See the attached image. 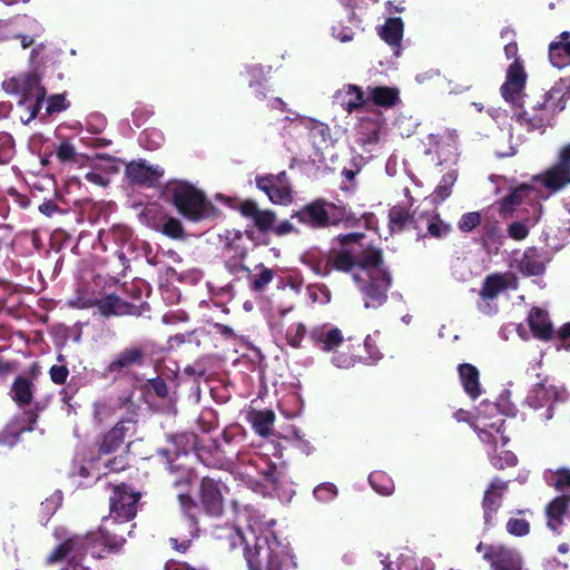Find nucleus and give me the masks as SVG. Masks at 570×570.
<instances>
[{
    "instance_id": "1",
    "label": "nucleus",
    "mask_w": 570,
    "mask_h": 570,
    "mask_svg": "<svg viewBox=\"0 0 570 570\" xmlns=\"http://www.w3.org/2000/svg\"><path fill=\"white\" fill-rule=\"evenodd\" d=\"M138 493L128 491L124 485L114 488V494L110 497V517L124 524L119 530L106 524L100 531V541L110 550H118L126 541V535L130 533L131 525L127 523L132 520L137 512Z\"/></svg>"
},
{
    "instance_id": "2",
    "label": "nucleus",
    "mask_w": 570,
    "mask_h": 570,
    "mask_svg": "<svg viewBox=\"0 0 570 570\" xmlns=\"http://www.w3.org/2000/svg\"><path fill=\"white\" fill-rule=\"evenodd\" d=\"M528 107L515 114V121L528 131L544 132L556 114L566 108L564 92L561 87L553 86L540 96V99L527 102Z\"/></svg>"
},
{
    "instance_id": "3",
    "label": "nucleus",
    "mask_w": 570,
    "mask_h": 570,
    "mask_svg": "<svg viewBox=\"0 0 570 570\" xmlns=\"http://www.w3.org/2000/svg\"><path fill=\"white\" fill-rule=\"evenodd\" d=\"M2 88L8 95L16 96L18 106L28 111L26 124L39 115L47 90L38 72L30 71L8 78L2 82Z\"/></svg>"
},
{
    "instance_id": "4",
    "label": "nucleus",
    "mask_w": 570,
    "mask_h": 570,
    "mask_svg": "<svg viewBox=\"0 0 570 570\" xmlns=\"http://www.w3.org/2000/svg\"><path fill=\"white\" fill-rule=\"evenodd\" d=\"M173 204L178 213L191 222L214 216L215 207L203 191L189 184H181L173 190Z\"/></svg>"
},
{
    "instance_id": "5",
    "label": "nucleus",
    "mask_w": 570,
    "mask_h": 570,
    "mask_svg": "<svg viewBox=\"0 0 570 570\" xmlns=\"http://www.w3.org/2000/svg\"><path fill=\"white\" fill-rule=\"evenodd\" d=\"M65 52L57 48H48L43 43L37 45L30 52V66L33 72L40 77L63 79V72L67 69Z\"/></svg>"
},
{
    "instance_id": "6",
    "label": "nucleus",
    "mask_w": 570,
    "mask_h": 570,
    "mask_svg": "<svg viewBox=\"0 0 570 570\" xmlns=\"http://www.w3.org/2000/svg\"><path fill=\"white\" fill-rule=\"evenodd\" d=\"M532 181L544 187L551 194L570 185V144L560 150L557 161L543 173L533 176Z\"/></svg>"
},
{
    "instance_id": "7",
    "label": "nucleus",
    "mask_w": 570,
    "mask_h": 570,
    "mask_svg": "<svg viewBox=\"0 0 570 570\" xmlns=\"http://www.w3.org/2000/svg\"><path fill=\"white\" fill-rule=\"evenodd\" d=\"M527 82V73L521 60L513 61L507 70L505 81L500 88L501 95L505 101L514 105L521 110L524 109L528 95H523Z\"/></svg>"
},
{
    "instance_id": "8",
    "label": "nucleus",
    "mask_w": 570,
    "mask_h": 570,
    "mask_svg": "<svg viewBox=\"0 0 570 570\" xmlns=\"http://www.w3.org/2000/svg\"><path fill=\"white\" fill-rule=\"evenodd\" d=\"M541 197V190L535 185L521 184L502 198L500 203L501 210L513 212L520 205H530L533 210V222H535L541 213V205L539 203Z\"/></svg>"
},
{
    "instance_id": "9",
    "label": "nucleus",
    "mask_w": 570,
    "mask_h": 570,
    "mask_svg": "<svg viewBox=\"0 0 570 570\" xmlns=\"http://www.w3.org/2000/svg\"><path fill=\"white\" fill-rule=\"evenodd\" d=\"M458 138L459 135L454 129H443L435 134H430L426 139V154H435L440 164L450 161L458 156Z\"/></svg>"
},
{
    "instance_id": "10",
    "label": "nucleus",
    "mask_w": 570,
    "mask_h": 570,
    "mask_svg": "<svg viewBox=\"0 0 570 570\" xmlns=\"http://www.w3.org/2000/svg\"><path fill=\"white\" fill-rule=\"evenodd\" d=\"M331 209H336V206L318 198L295 212L292 217L312 228H324L331 223Z\"/></svg>"
},
{
    "instance_id": "11",
    "label": "nucleus",
    "mask_w": 570,
    "mask_h": 570,
    "mask_svg": "<svg viewBox=\"0 0 570 570\" xmlns=\"http://www.w3.org/2000/svg\"><path fill=\"white\" fill-rule=\"evenodd\" d=\"M364 256H353L351 252H337L334 257L331 258L334 266L340 271H350L354 266L362 268L375 267L381 263L380 252H362Z\"/></svg>"
},
{
    "instance_id": "12",
    "label": "nucleus",
    "mask_w": 570,
    "mask_h": 570,
    "mask_svg": "<svg viewBox=\"0 0 570 570\" xmlns=\"http://www.w3.org/2000/svg\"><path fill=\"white\" fill-rule=\"evenodd\" d=\"M200 501L208 513L214 515H220L223 513L224 497L218 482L210 478H204L202 480Z\"/></svg>"
},
{
    "instance_id": "13",
    "label": "nucleus",
    "mask_w": 570,
    "mask_h": 570,
    "mask_svg": "<svg viewBox=\"0 0 570 570\" xmlns=\"http://www.w3.org/2000/svg\"><path fill=\"white\" fill-rule=\"evenodd\" d=\"M126 176L136 185L154 186L158 183L164 171L158 167L148 166L145 161H130L126 166Z\"/></svg>"
},
{
    "instance_id": "14",
    "label": "nucleus",
    "mask_w": 570,
    "mask_h": 570,
    "mask_svg": "<svg viewBox=\"0 0 570 570\" xmlns=\"http://www.w3.org/2000/svg\"><path fill=\"white\" fill-rule=\"evenodd\" d=\"M400 105L399 90L394 87V129L402 138L410 137L417 127V119Z\"/></svg>"
},
{
    "instance_id": "15",
    "label": "nucleus",
    "mask_w": 570,
    "mask_h": 570,
    "mask_svg": "<svg viewBox=\"0 0 570 570\" xmlns=\"http://www.w3.org/2000/svg\"><path fill=\"white\" fill-rule=\"evenodd\" d=\"M343 91L345 92V97L341 105L345 111L348 114L360 110L368 111L367 95L362 87L348 83L344 86Z\"/></svg>"
},
{
    "instance_id": "16",
    "label": "nucleus",
    "mask_w": 570,
    "mask_h": 570,
    "mask_svg": "<svg viewBox=\"0 0 570 570\" xmlns=\"http://www.w3.org/2000/svg\"><path fill=\"white\" fill-rule=\"evenodd\" d=\"M549 59L552 66L561 69L570 65V32L563 31L559 41L549 46Z\"/></svg>"
},
{
    "instance_id": "17",
    "label": "nucleus",
    "mask_w": 570,
    "mask_h": 570,
    "mask_svg": "<svg viewBox=\"0 0 570 570\" xmlns=\"http://www.w3.org/2000/svg\"><path fill=\"white\" fill-rule=\"evenodd\" d=\"M256 186L258 189L264 191L268 199L278 205H287L293 200L291 186L287 185H277L271 183L268 179H255Z\"/></svg>"
},
{
    "instance_id": "18",
    "label": "nucleus",
    "mask_w": 570,
    "mask_h": 570,
    "mask_svg": "<svg viewBox=\"0 0 570 570\" xmlns=\"http://www.w3.org/2000/svg\"><path fill=\"white\" fill-rule=\"evenodd\" d=\"M529 325L533 334L540 338L548 340L552 334V325L548 320V314L540 309L533 308L529 315Z\"/></svg>"
},
{
    "instance_id": "19",
    "label": "nucleus",
    "mask_w": 570,
    "mask_h": 570,
    "mask_svg": "<svg viewBox=\"0 0 570 570\" xmlns=\"http://www.w3.org/2000/svg\"><path fill=\"white\" fill-rule=\"evenodd\" d=\"M492 561V564L498 570L514 569L520 567L519 559L514 553L505 548L493 549L490 553L485 554Z\"/></svg>"
},
{
    "instance_id": "20",
    "label": "nucleus",
    "mask_w": 570,
    "mask_h": 570,
    "mask_svg": "<svg viewBox=\"0 0 570 570\" xmlns=\"http://www.w3.org/2000/svg\"><path fill=\"white\" fill-rule=\"evenodd\" d=\"M459 373L465 392L476 399L481 393L478 370L471 364H462L459 367Z\"/></svg>"
},
{
    "instance_id": "21",
    "label": "nucleus",
    "mask_w": 570,
    "mask_h": 570,
    "mask_svg": "<svg viewBox=\"0 0 570 570\" xmlns=\"http://www.w3.org/2000/svg\"><path fill=\"white\" fill-rule=\"evenodd\" d=\"M49 156H55L57 161L62 166H70L79 161L80 155L76 146L69 139H63L55 147V150Z\"/></svg>"
},
{
    "instance_id": "22",
    "label": "nucleus",
    "mask_w": 570,
    "mask_h": 570,
    "mask_svg": "<svg viewBox=\"0 0 570 570\" xmlns=\"http://www.w3.org/2000/svg\"><path fill=\"white\" fill-rule=\"evenodd\" d=\"M126 430L127 428L122 423L117 424L115 428H112L105 435L100 444L99 452L101 454H109L114 452L124 442Z\"/></svg>"
},
{
    "instance_id": "23",
    "label": "nucleus",
    "mask_w": 570,
    "mask_h": 570,
    "mask_svg": "<svg viewBox=\"0 0 570 570\" xmlns=\"http://www.w3.org/2000/svg\"><path fill=\"white\" fill-rule=\"evenodd\" d=\"M368 110L372 106L392 107V88L390 87H367Z\"/></svg>"
},
{
    "instance_id": "24",
    "label": "nucleus",
    "mask_w": 570,
    "mask_h": 570,
    "mask_svg": "<svg viewBox=\"0 0 570 570\" xmlns=\"http://www.w3.org/2000/svg\"><path fill=\"white\" fill-rule=\"evenodd\" d=\"M275 415L273 411H256L252 414L253 425L256 432L262 436L271 434V426L273 425Z\"/></svg>"
},
{
    "instance_id": "25",
    "label": "nucleus",
    "mask_w": 570,
    "mask_h": 570,
    "mask_svg": "<svg viewBox=\"0 0 570 570\" xmlns=\"http://www.w3.org/2000/svg\"><path fill=\"white\" fill-rule=\"evenodd\" d=\"M569 499L566 497H559L554 499L547 508V514L549 517V527L556 530L561 523L560 518L567 510V503Z\"/></svg>"
},
{
    "instance_id": "26",
    "label": "nucleus",
    "mask_w": 570,
    "mask_h": 570,
    "mask_svg": "<svg viewBox=\"0 0 570 570\" xmlns=\"http://www.w3.org/2000/svg\"><path fill=\"white\" fill-rule=\"evenodd\" d=\"M141 351L138 348H131L122 352L114 362L110 363V371H119L122 367L130 366L131 364L139 362L141 358Z\"/></svg>"
},
{
    "instance_id": "27",
    "label": "nucleus",
    "mask_w": 570,
    "mask_h": 570,
    "mask_svg": "<svg viewBox=\"0 0 570 570\" xmlns=\"http://www.w3.org/2000/svg\"><path fill=\"white\" fill-rule=\"evenodd\" d=\"M456 177H458V175H456L455 170H450L442 176L441 181L439 183V185L436 186V188L434 190L435 197L440 202L445 200L451 195L452 187H453L454 183L456 181Z\"/></svg>"
},
{
    "instance_id": "28",
    "label": "nucleus",
    "mask_w": 570,
    "mask_h": 570,
    "mask_svg": "<svg viewBox=\"0 0 570 570\" xmlns=\"http://www.w3.org/2000/svg\"><path fill=\"white\" fill-rule=\"evenodd\" d=\"M507 287L505 281L498 275L489 276L480 293L483 298H493L498 293Z\"/></svg>"
},
{
    "instance_id": "29",
    "label": "nucleus",
    "mask_w": 570,
    "mask_h": 570,
    "mask_svg": "<svg viewBox=\"0 0 570 570\" xmlns=\"http://www.w3.org/2000/svg\"><path fill=\"white\" fill-rule=\"evenodd\" d=\"M12 391L14 400L21 404L30 403L32 399L31 384L28 380L19 377L16 380Z\"/></svg>"
},
{
    "instance_id": "30",
    "label": "nucleus",
    "mask_w": 570,
    "mask_h": 570,
    "mask_svg": "<svg viewBox=\"0 0 570 570\" xmlns=\"http://www.w3.org/2000/svg\"><path fill=\"white\" fill-rule=\"evenodd\" d=\"M126 305L117 296H108L98 302V308L104 316L124 313Z\"/></svg>"
},
{
    "instance_id": "31",
    "label": "nucleus",
    "mask_w": 570,
    "mask_h": 570,
    "mask_svg": "<svg viewBox=\"0 0 570 570\" xmlns=\"http://www.w3.org/2000/svg\"><path fill=\"white\" fill-rule=\"evenodd\" d=\"M70 104L66 99V94H56L47 98L46 115L52 116L65 111L69 108Z\"/></svg>"
},
{
    "instance_id": "32",
    "label": "nucleus",
    "mask_w": 570,
    "mask_h": 570,
    "mask_svg": "<svg viewBox=\"0 0 570 570\" xmlns=\"http://www.w3.org/2000/svg\"><path fill=\"white\" fill-rule=\"evenodd\" d=\"M482 222L480 212H469L461 216L458 222V228L462 233H470L475 229Z\"/></svg>"
},
{
    "instance_id": "33",
    "label": "nucleus",
    "mask_w": 570,
    "mask_h": 570,
    "mask_svg": "<svg viewBox=\"0 0 570 570\" xmlns=\"http://www.w3.org/2000/svg\"><path fill=\"white\" fill-rule=\"evenodd\" d=\"M520 269L528 275H540L544 269V265L533 255L524 254L523 258L520 261Z\"/></svg>"
},
{
    "instance_id": "34",
    "label": "nucleus",
    "mask_w": 570,
    "mask_h": 570,
    "mask_svg": "<svg viewBox=\"0 0 570 570\" xmlns=\"http://www.w3.org/2000/svg\"><path fill=\"white\" fill-rule=\"evenodd\" d=\"M276 216L272 210H261L258 209V214H256L254 218V225L258 228V230L266 233L273 229V224L275 223Z\"/></svg>"
},
{
    "instance_id": "35",
    "label": "nucleus",
    "mask_w": 570,
    "mask_h": 570,
    "mask_svg": "<svg viewBox=\"0 0 570 570\" xmlns=\"http://www.w3.org/2000/svg\"><path fill=\"white\" fill-rule=\"evenodd\" d=\"M226 202L229 204V206H234L233 203H237L238 210L246 218H252L254 220L256 214H258L259 208H258L256 202H254L252 199L237 200V199L226 198Z\"/></svg>"
},
{
    "instance_id": "36",
    "label": "nucleus",
    "mask_w": 570,
    "mask_h": 570,
    "mask_svg": "<svg viewBox=\"0 0 570 570\" xmlns=\"http://www.w3.org/2000/svg\"><path fill=\"white\" fill-rule=\"evenodd\" d=\"M161 232L164 235L174 239H179L184 237V227L179 219L175 217L167 218V220L163 225Z\"/></svg>"
},
{
    "instance_id": "37",
    "label": "nucleus",
    "mask_w": 570,
    "mask_h": 570,
    "mask_svg": "<svg viewBox=\"0 0 570 570\" xmlns=\"http://www.w3.org/2000/svg\"><path fill=\"white\" fill-rule=\"evenodd\" d=\"M363 238H365V235L363 233H348L337 236V240L342 247H347L353 244H360L361 249H377L372 245L364 247V245L361 244V240Z\"/></svg>"
},
{
    "instance_id": "38",
    "label": "nucleus",
    "mask_w": 570,
    "mask_h": 570,
    "mask_svg": "<svg viewBox=\"0 0 570 570\" xmlns=\"http://www.w3.org/2000/svg\"><path fill=\"white\" fill-rule=\"evenodd\" d=\"M72 548H73V544H72L71 540L65 541L59 547H57L52 551V553L48 557V562L49 563H55V562L61 561L62 559H65L70 553Z\"/></svg>"
},
{
    "instance_id": "39",
    "label": "nucleus",
    "mask_w": 570,
    "mask_h": 570,
    "mask_svg": "<svg viewBox=\"0 0 570 570\" xmlns=\"http://www.w3.org/2000/svg\"><path fill=\"white\" fill-rule=\"evenodd\" d=\"M529 234V227L522 222H513L508 227V235L512 239L522 240Z\"/></svg>"
},
{
    "instance_id": "40",
    "label": "nucleus",
    "mask_w": 570,
    "mask_h": 570,
    "mask_svg": "<svg viewBox=\"0 0 570 570\" xmlns=\"http://www.w3.org/2000/svg\"><path fill=\"white\" fill-rule=\"evenodd\" d=\"M342 342H343V336H342L341 331L337 328L331 330L326 334V337L323 341V343H324L323 348L325 351L330 352V351L336 348Z\"/></svg>"
},
{
    "instance_id": "41",
    "label": "nucleus",
    "mask_w": 570,
    "mask_h": 570,
    "mask_svg": "<svg viewBox=\"0 0 570 570\" xmlns=\"http://www.w3.org/2000/svg\"><path fill=\"white\" fill-rule=\"evenodd\" d=\"M404 23L401 18L394 17V56H400L402 48Z\"/></svg>"
},
{
    "instance_id": "42",
    "label": "nucleus",
    "mask_w": 570,
    "mask_h": 570,
    "mask_svg": "<svg viewBox=\"0 0 570 570\" xmlns=\"http://www.w3.org/2000/svg\"><path fill=\"white\" fill-rule=\"evenodd\" d=\"M428 232L431 236L441 238L446 236L451 232V226L443 222H430L428 224Z\"/></svg>"
},
{
    "instance_id": "43",
    "label": "nucleus",
    "mask_w": 570,
    "mask_h": 570,
    "mask_svg": "<svg viewBox=\"0 0 570 570\" xmlns=\"http://www.w3.org/2000/svg\"><path fill=\"white\" fill-rule=\"evenodd\" d=\"M508 530L514 535H523L529 531V523L522 519H512L508 522Z\"/></svg>"
},
{
    "instance_id": "44",
    "label": "nucleus",
    "mask_w": 570,
    "mask_h": 570,
    "mask_svg": "<svg viewBox=\"0 0 570 570\" xmlns=\"http://www.w3.org/2000/svg\"><path fill=\"white\" fill-rule=\"evenodd\" d=\"M387 289H389V281H383L382 284H372L370 287H368V295L372 297V298H375V299H381L383 298L384 301H386L387 298Z\"/></svg>"
},
{
    "instance_id": "45",
    "label": "nucleus",
    "mask_w": 570,
    "mask_h": 570,
    "mask_svg": "<svg viewBox=\"0 0 570 570\" xmlns=\"http://www.w3.org/2000/svg\"><path fill=\"white\" fill-rule=\"evenodd\" d=\"M153 115H154L153 109H150L146 106L136 107L135 110L132 111L134 124L137 127H140Z\"/></svg>"
},
{
    "instance_id": "46",
    "label": "nucleus",
    "mask_w": 570,
    "mask_h": 570,
    "mask_svg": "<svg viewBox=\"0 0 570 570\" xmlns=\"http://www.w3.org/2000/svg\"><path fill=\"white\" fill-rule=\"evenodd\" d=\"M273 276L274 272L272 269L263 268L258 277L253 282L254 289L262 291L273 279Z\"/></svg>"
},
{
    "instance_id": "47",
    "label": "nucleus",
    "mask_w": 570,
    "mask_h": 570,
    "mask_svg": "<svg viewBox=\"0 0 570 570\" xmlns=\"http://www.w3.org/2000/svg\"><path fill=\"white\" fill-rule=\"evenodd\" d=\"M13 246L12 230L0 225V249H10Z\"/></svg>"
},
{
    "instance_id": "48",
    "label": "nucleus",
    "mask_w": 570,
    "mask_h": 570,
    "mask_svg": "<svg viewBox=\"0 0 570 570\" xmlns=\"http://www.w3.org/2000/svg\"><path fill=\"white\" fill-rule=\"evenodd\" d=\"M39 212L43 215H46L47 217H52L55 214H61L63 213L62 209H60L57 205V203L52 199H49V200H46L43 202L40 206H39Z\"/></svg>"
},
{
    "instance_id": "49",
    "label": "nucleus",
    "mask_w": 570,
    "mask_h": 570,
    "mask_svg": "<svg viewBox=\"0 0 570 570\" xmlns=\"http://www.w3.org/2000/svg\"><path fill=\"white\" fill-rule=\"evenodd\" d=\"M50 376L55 383L62 384L68 376V370L63 365H53L50 370Z\"/></svg>"
},
{
    "instance_id": "50",
    "label": "nucleus",
    "mask_w": 570,
    "mask_h": 570,
    "mask_svg": "<svg viewBox=\"0 0 570 570\" xmlns=\"http://www.w3.org/2000/svg\"><path fill=\"white\" fill-rule=\"evenodd\" d=\"M379 35L387 45H392V17L385 19L384 24L380 28Z\"/></svg>"
},
{
    "instance_id": "51",
    "label": "nucleus",
    "mask_w": 570,
    "mask_h": 570,
    "mask_svg": "<svg viewBox=\"0 0 570 570\" xmlns=\"http://www.w3.org/2000/svg\"><path fill=\"white\" fill-rule=\"evenodd\" d=\"M256 178H258V179H268L273 184L289 186V181H288L286 171H281L277 175L268 174V175H265V176H257Z\"/></svg>"
},
{
    "instance_id": "52",
    "label": "nucleus",
    "mask_w": 570,
    "mask_h": 570,
    "mask_svg": "<svg viewBox=\"0 0 570 570\" xmlns=\"http://www.w3.org/2000/svg\"><path fill=\"white\" fill-rule=\"evenodd\" d=\"M178 500L185 513H189V511L196 507L195 500L188 494H179Z\"/></svg>"
},
{
    "instance_id": "53",
    "label": "nucleus",
    "mask_w": 570,
    "mask_h": 570,
    "mask_svg": "<svg viewBox=\"0 0 570 570\" xmlns=\"http://www.w3.org/2000/svg\"><path fill=\"white\" fill-rule=\"evenodd\" d=\"M504 489L503 485L497 487L492 485L490 490L487 491L484 502L485 504H492L495 502V498L501 495V491Z\"/></svg>"
},
{
    "instance_id": "54",
    "label": "nucleus",
    "mask_w": 570,
    "mask_h": 570,
    "mask_svg": "<svg viewBox=\"0 0 570 570\" xmlns=\"http://www.w3.org/2000/svg\"><path fill=\"white\" fill-rule=\"evenodd\" d=\"M554 487L558 490H563L564 488L570 487V472H560L554 481Z\"/></svg>"
},
{
    "instance_id": "55",
    "label": "nucleus",
    "mask_w": 570,
    "mask_h": 570,
    "mask_svg": "<svg viewBox=\"0 0 570 570\" xmlns=\"http://www.w3.org/2000/svg\"><path fill=\"white\" fill-rule=\"evenodd\" d=\"M294 229L295 228H294L293 224H291L288 220H284L281 224H278L277 226L273 227L272 230L277 236H284V235L292 233Z\"/></svg>"
},
{
    "instance_id": "56",
    "label": "nucleus",
    "mask_w": 570,
    "mask_h": 570,
    "mask_svg": "<svg viewBox=\"0 0 570 570\" xmlns=\"http://www.w3.org/2000/svg\"><path fill=\"white\" fill-rule=\"evenodd\" d=\"M410 220V216L404 210H395L394 209V218H393V222H394V227H404L406 225V223Z\"/></svg>"
},
{
    "instance_id": "57",
    "label": "nucleus",
    "mask_w": 570,
    "mask_h": 570,
    "mask_svg": "<svg viewBox=\"0 0 570 570\" xmlns=\"http://www.w3.org/2000/svg\"><path fill=\"white\" fill-rule=\"evenodd\" d=\"M518 51V43L515 41H511L504 46V55L507 59H513V61L520 60Z\"/></svg>"
},
{
    "instance_id": "58",
    "label": "nucleus",
    "mask_w": 570,
    "mask_h": 570,
    "mask_svg": "<svg viewBox=\"0 0 570 570\" xmlns=\"http://www.w3.org/2000/svg\"><path fill=\"white\" fill-rule=\"evenodd\" d=\"M85 178L95 185L105 186L107 184V179L99 173L89 171Z\"/></svg>"
},
{
    "instance_id": "59",
    "label": "nucleus",
    "mask_w": 570,
    "mask_h": 570,
    "mask_svg": "<svg viewBox=\"0 0 570 570\" xmlns=\"http://www.w3.org/2000/svg\"><path fill=\"white\" fill-rule=\"evenodd\" d=\"M560 340L570 347V323L566 324L559 332Z\"/></svg>"
},
{
    "instance_id": "60",
    "label": "nucleus",
    "mask_w": 570,
    "mask_h": 570,
    "mask_svg": "<svg viewBox=\"0 0 570 570\" xmlns=\"http://www.w3.org/2000/svg\"><path fill=\"white\" fill-rule=\"evenodd\" d=\"M17 38L20 39L21 47L24 49L31 47L35 42V39L27 35H18Z\"/></svg>"
},
{
    "instance_id": "61",
    "label": "nucleus",
    "mask_w": 570,
    "mask_h": 570,
    "mask_svg": "<svg viewBox=\"0 0 570 570\" xmlns=\"http://www.w3.org/2000/svg\"><path fill=\"white\" fill-rule=\"evenodd\" d=\"M487 236L490 238V239H493L494 237H501V234H500V228L497 226V225H492L490 227L487 228Z\"/></svg>"
},
{
    "instance_id": "62",
    "label": "nucleus",
    "mask_w": 570,
    "mask_h": 570,
    "mask_svg": "<svg viewBox=\"0 0 570 570\" xmlns=\"http://www.w3.org/2000/svg\"><path fill=\"white\" fill-rule=\"evenodd\" d=\"M271 107L279 109L281 111H285L286 110V102H284L281 98H275L271 102Z\"/></svg>"
},
{
    "instance_id": "63",
    "label": "nucleus",
    "mask_w": 570,
    "mask_h": 570,
    "mask_svg": "<svg viewBox=\"0 0 570 570\" xmlns=\"http://www.w3.org/2000/svg\"><path fill=\"white\" fill-rule=\"evenodd\" d=\"M344 177L348 180V181H352L355 177V173L352 170V169H344L343 173Z\"/></svg>"
},
{
    "instance_id": "64",
    "label": "nucleus",
    "mask_w": 570,
    "mask_h": 570,
    "mask_svg": "<svg viewBox=\"0 0 570 570\" xmlns=\"http://www.w3.org/2000/svg\"><path fill=\"white\" fill-rule=\"evenodd\" d=\"M248 566L250 570H261L258 563L253 559H248Z\"/></svg>"
}]
</instances>
